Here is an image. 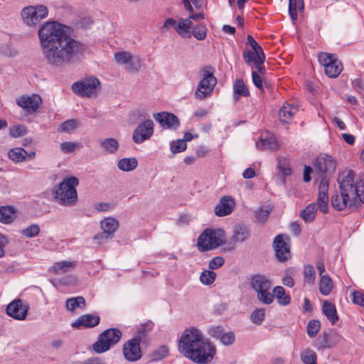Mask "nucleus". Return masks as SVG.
<instances>
[{
  "mask_svg": "<svg viewBox=\"0 0 364 364\" xmlns=\"http://www.w3.org/2000/svg\"><path fill=\"white\" fill-rule=\"evenodd\" d=\"M100 322V317L97 315L85 314L81 316L77 320L72 323L71 326L75 328H93L97 326Z\"/></svg>",
  "mask_w": 364,
  "mask_h": 364,
  "instance_id": "4be33fe9",
  "label": "nucleus"
},
{
  "mask_svg": "<svg viewBox=\"0 0 364 364\" xmlns=\"http://www.w3.org/2000/svg\"><path fill=\"white\" fill-rule=\"evenodd\" d=\"M219 340L223 345L230 346L234 343L235 341V336L234 333L232 331L227 333L225 332Z\"/></svg>",
  "mask_w": 364,
  "mask_h": 364,
  "instance_id": "680f3d73",
  "label": "nucleus"
},
{
  "mask_svg": "<svg viewBox=\"0 0 364 364\" xmlns=\"http://www.w3.org/2000/svg\"><path fill=\"white\" fill-rule=\"evenodd\" d=\"M101 147L109 154H115L119 147L118 141L114 138H107L100 141Z\"/></svg>",
  "mask_w": 364,
  "mask_h": 364,
  "instance_id": "f704fd0d",
  "label": "nucleus"
},
{
  "mask_svg": "<svg viewBox=\"0 0 364 364\" xmlns=\"http://www.w3.org/2000/svg\"><path fill=\"white\" fill-rule=\"evenodd\" d=\"M329 183H319L318 195L316 203V208L323 214L328 213V186Z\"/></svg>",
  "mask_w": 364,
  "mask_h": 364,
  "instance_id": "aec40b11",
  "label": "nucleus"
},
{
  "mask_svg": "<svg viewBox=\"0 0 364 364\" xmlns=\"http://www.w3.org/2000/svg\"><path fill=\"white\" fill-rule=\"evenodd\" d=\"M15 209L11 206L1 207L0 221L4 224L12 223L15 218Z\"/></svg>",
  "mask_w": 364,
  "mask_h": 364,
  "instance_id": "473e14b6",
  "label": "nucleus"
},
{
  "mask_svg": "<svg viewBox=\"0 0 364 364\" xmlns=\"http://www.w3.org/2000/svg\"><path fill=\"white\" fill-rule=\"evenodd\" d=\"M79 146V144L71 141L63 142L60 144V149L64 153H71Z\"/></svg>",
  "mask_w": 364,
  "mask_h": 364,
  "instance_id": "69168bd1",
  "label": "nucleus"
},
{
  "mask_svg": "<svg viewBox=\"0 0 364 364\" xmlns=\"http://www.w3.org/2000/svg\"><path fill=\"white\" fill-rule=\"evenodd\" d=\"M247 43L251 46L252 49L257 53V56L262 55L263 57V54H264L262 48L257 43V41L254 39V38L248 35L247 36Z\"/></svg>",
  "mask_w": 364,
  "mask_h": 364,
  "instance_id": "e2e57ef3",
  "label": "nucleus"
},
{
  "mask_svg": "<svg viewBox=\"0 0 364 364\" xmlns=\"http://www.w3.org/2000/svg\"><path fill=\"white\" fill-rule=\"evenodd\" d=\"M140 343L141 338L139 337H134L124 343L122 352L126 360L130 362H135L141 358L142 353Z\"/></svg>",
  "mask_w": 364,
  "mask_h": 364,
  "instance_id": "4468645a",
  "label": "nucleus"
},
{
  "mask_svg": "<svg viewBox=\"0 0 364 364\" xmlns=\"http://www.w3.org/2000/svg\"><path fill=\"white\" fill-rule=\"evenodd\" d=\"M225 242V233L222 229H205L198 237L197 246L200 252L214 250Z\"/></svg>",
  "mask_w": 364,
  "mask_h": 364,
  "instance_id": "20e7f679",
  "label": "nucleus"
},
{
  "mask_svg": "<svg viewBox=\"0 0 364 364\" xmlns=\"http://www.w3.org/2000/svg\"><path fill=\"white\" fill-rule=\"evenodd\" d=\"M256 146L260 150H277L279 149V144L274 136L272 135L265 139L261 138L256 144Z\"/></svg>",
  "mask_w": 364,
  "mask_h": 364,
  "instance_id": "c85d7f7f",
  "label": "nucleus"
},
{
  "mask_svg": "<svg viewBox=\"0 0 364 364\" xmlns=\"http://www.w3.org/2000/svg\"><path fill=\"white\" fill-rule=\"evenodd\" d=\"M243 58L245 62L247 65H250L251 63L255 64V61L257 60V54L253 50H244L243 51Z\"/></svg>",
  "mask_w": 364,
  "mask_h": 364,
  "instance_id": "052dcab7",
  "label": "nucleus"
},
{
  "mask_svg": "<svg viewBox=\"0 0 364 364\" xmlns=\"http://www.w3.org/2000/svg\"><path fill=\"white\" fill-rule=\"evenodd\" d=\"M40 232V227L38 225L33 224L29 225L28 228L22 230L21 234L28 238L37 236Z\"/></svg>",
  "mask_w": 364,
  "mask_h": 364,
  "instance_id": "864d4df0",
  "label": "nucleus"
},
{
  "mask_svg": "<svg viewBox=\"0 0 364 364\" xmlns=\"http://www.w3.org/2000/svg\"><path fill=\"white\" fill-rule=\"evenodd\" d=\"M8 157L14 162H22L26 159L27 151L20 147H15L8 151Z\"/></svg>",
  "mask_w": 364,
  "mask_h": 364,
  "instance_id": "4c0bfd02",
  "label": "nucleus"
},
{
  "mask_svg": "<svg viewBox=\"0 0 364 364\" xmlns=\"http://www.w3.org/2000/svg\"><path fill=\"white\" fill-rule=\"evenodd\" d=\"M192 24V21H191L190 19H188V18H181L178 22H176L175 30L181 37L189 38L191 36Z\"/></svg>",
  "mask_w": 364,
  "mask_h": 364,
  "instance_id": "bb28decb",
  "label": "nucleus"
},
{
  "mask_svg": "<svg viewBox=\"0 0 364 364\" xmlns=\"http://www.w3.org/2000/svg\"><path fill=\"white\" fill-rule=\"evenodd\" d=\"M331 205L332 207L339 211L348 210V203L346 202L343 192H342L341 187H338V191H336L331 196Z\"/></svg>",
  "mask_w": 364,
  "mask_h": 364,
  "instance_id": "b1692460",
  "label": "nucleus"
},
{
  "mask_svg": "<svg viewBox=\"0 0 364 364\" xmlns=\"http://www.w3.org/2000/svg\"><path fill=\"white\" fill-rule=\"evenodd\" d=\"M114 60L119 65H127V70L131 72H138L141 66L140 58L127 51L117 52Z\"/></svg>",
  "mask_w": 364,
  "mask_h": 364,
  "instance_id": "dca6fc26",
  "label": "nucleus"
},
{
  "mask_svg": "<svg viewBox=\"0 0 364 364\" xmlns=\"http://www.w3.org/2000/svg\"><path fill=\"white\" fill-rule=\"evenodd\" d=\"M201 80L195 92V96L198 100H203L210 96L217 84V79L213 75V69L210 66H205L200 71Z\"/></svg>",
  "mask_w": 364,
  "mask_h": 364,
  "instance_id": "1a4fd4ad",
  "label": "nucleus"
},
{
  "mask_svg": "<svg viewBox=\"0 0 364 364\" xmlns=\"http://www.w3.org/2000/svg\"><path fill=\"white\" fill-rule=\"evenodd\" d=\"M208 334L215 339H220L225 333V329L222 326H212L208 331Z\"/></svg>",
  "mask_w": 364,
  "mask_h": 364,
  "instance_id": "4d7b16f0",
  "label": "nucleus"
},
{
  "mask_svg": "<svg viewBox=\"0 0 364 364\" xmlns=\"http://www.w3.org/2000/svg\"><path fill=\"white\" fill-rule=\"evenodd\" d=\"M289 240V236L282 234L274 237L272 245L279 262H284L291 257Z\"/></svg>",
  "mask_w": 364,
  "mask_h": 364,
  "instance_id": "ddd939ff",
  "label": "nucleus"
},
{
  "mask_svg": "<svg viewBox=\"0 0 364 364\" xmlns=\"http://www.w3.org/2000/svg\"><path fill=\"white\" fill-rule=\"evenodd\" d=\"M339 186L348 203V210H358L360 204L364 203V183H339Z\"/></svg>",
  "mask_w": 364,
  "mask_h": 364,
  "instance_id": "423d86ee",
  "label": "nucleus"
},
{
  "mask_svg": "<svg viewBox=\"0 0 364 364\" xmlns=\"http://www.w3.org/2000/svg\"><path fill=\"white\" fill-rule=\"evenodd\" d=\"M272 280L264 274H256L251 277L250 287L257 293L258 300L264 304L274 301V296L270 292Z\"/></svg>",
  "mask_w": 364,
  "mask_h": 364,
  "instance_id": "39448f33",
  "label": "nucleus"
},
{
  "mask_svg": "<svg viewBox=\"0 0 364 364\" xmlns=\"http://www.w3.org/2000/svg\"><path fill=\"white\" fill-rule=\"evenodd\" d=\"M319 63L324 66L325 73L330 77L336 78L343 70V65L333 55L322 53L318 56Z\"/></svg>",
  "mask_w": 364,
  "mask_h": 364,
  "instance_id": "f8f14e48",
  "label": "nucleus"
},
{
  "mask_svg": "<svg viewBox=\"0 0 364 364\" xmlns=\"http://www.w3.org/2000/svg\"><path fill=\"white\" fill-rule=\"evenodd\" d=\"M322 311L332 324H335L338 321V316L337 314L336 306L332 303L328 301H324L323 303Z\"/></svg>",
  "mask_w": 364,
  "mask_h": 364,
  "instance_id": "cd10ccee",
  "label": "nucleus"
},
{
  "mask_svg": "<svg viewBox=\"0 0 364 364\" xmlns=\"http://www.w3.org/2000/svg\"><path fill=\"white\" fill-rule=\"evenodd\" d=\"M278 168L279 172L284 176H289L291 173L289 161L286 158H279L278 159Z\"/></svg>",
  "mask_w": 364,
  "mask_h": 364,
  "instance_id": "8fccbe9b",
  "label": "nucleus"
},
{
  "mask_svg": "<svg viewBox=\"0 0 364 364\" xmlns=\"http://www.w3.org/2000/svg\"><path fill=\"white\" fill-rule=\"evenodd\" d=\"M321 329V323L318 320H311L307 325V334L309 337H315Z\"/></svg>",
  "mask_w": 364,
  "mask_h": 364,
  "instance_id": "3c124183",
  "label": "nucleus"
},
{
  "mask_svg": "<svg viewBox=\"0 0 364 364\" xmlns=\"http://www.w3.org/2000/svg\"><path fill=\"white\" fill-rule=\"evenodd\" d=\"M271 209L260 208L255 212V217L259 222L264 223L268 218Z\"/></svg>",
  "mask_w": 364,
  "mask_h": 364,
  "instance_id": "338daca9",
  "label": "nucleus"
},
{
  "mask_svg": "<svg viewBox=\"0 0 364 364\" xmlns=\"http://www.w3.org/2000/svg\"><path fill=\"white\" fill-rule=\"evenodd\" d=\"M0 53L7 58H14L18 55V50L10 43H3L0 45Z\"/></svg>",
  "mask_w": 364,
  "mask_h": 364,
  "instance_id": "a19ab883",
  "label": "nucleus"
},
{
  "mask_svg": "<svg viewBox=\"0 0 364 364\" xmlns=\"http://www.w3.org/2000/svg\"><path fill=\"white\" fill-rule=\"evenodd\" d=\"M216 278V273L211 270H204L200 277V282L205 285L212 284Z\"/></svg>",
  "mask_w": 364,
  "mask_h": 364,
  "instance_id": "09e8293b",
  "label": "nucleus"
},
{
  "mask_svg": "<svg viewBox=\"0 0 364 364\" xmlns=\"http://www.w3.org/2000/svg\"><path fill=\"white\" fill-rule=\"evenodd\" d=\"M235 202L230 196H223L215 208V214L223 217L231 214L235 208Z\"/></svg>",
  "mask_w": 364,
  "mask_h": 364,
  "instance_id": "6ab92c4d",
  "label": "nucleus"
},
{
  "mask_svg": "<svg viewBox=\"0 0 364 364\" xmlns=\"http://www.w3.org/2000/svg\"><path fill=\"white\" fill-rule=\"evenodd\" d=\"M333 288V282L328 275H322L319 280V291L323 296L328 295Z\"/></svg>",
  "mask_w": 364,
  "mask_h": 364,
  "instance_id": "2f4dec72",
  "label": "nucleus"
},
{
  "mask_svg": "<svg viewBox=\"0 0 364 364\" xmlns=\"http://www.w3.org/2000/svg\"><path fill=\"white\" fill-rule=\"evenodd\" d=\"M352 86L359 94L364 95V82L361 78L353 80Z\"/></svg>",
  "mask_w": 364,
  "mask_h": 364,
  "instance_id": "774afa93",
  "label": "nucleus"
},
{
  "mask_svg": "<svg viewBox=\"0 0 364 364\" xmlns=\"http://www.w3.org/2000/svg\"><path fill=\"white\" fill-rule=\"evenodd\" d=\"M300 358L303 364H318L316 352L309 348L300 352Z\"/></svg>",
  "mask_w": 364,
  "mask_h": 364,
  "instance_id": "72a5a7b5",
  "label": "nucleus"
},
{
  "mask_svg": "<svg viewBox=\"0 0 364 364\" xmlns=\"http://www.w3.org/2000/svg\"><path fill=\"white\" fill-rule=\"evenodd\" d=\"M304 276L305 281L310 285L315 282V271L313 266L307 264L304 267Z\"/></svg>",
  "mask_w": 364,
  "mask_h": 364,
  "instance_id": "603ef678",
  "label": "nucleus"
},
{
  "mask_svg": "<svg viewBox=\"0 0 364 364\" xmlns=\"http://www.w3.org/2000/svg\"><path fill=\"white\" fill-rule=\"evenodd\" d=\"M100 85V80L94 77H88L74 82L72 90L81 97H92L97 93Z\"/></svg>",
  "mask_w": 364,
  "mask_h": 364,
  "instance_id": "9b49d317",
  "label": "nucleus"
},
{
  "mask_svg": "<svg viewBox=\"0 0 364 364\" xmlns=\"http://www.w3.org/2000/svg\"><path fill=\"white\" fill-rule=\"evenodd\" d=\"M68 27L56 21L41 25L38 36L43 58L51 67L62 68L79 62L83 57V43L67 33Z\"/></svg>",
  "mask_w": 364,
  "mask_h": 364,
  "instance_id": "f257e3e1",
  "label": "nucleus"
},
{
  "mask_svg": "<svg viewBox=\"0 0 364 364\" xmlns=\"http://www.w3.org/2000/svg\"><path fill=\"white\" fill-rule=\"evenodd\" d=\"M225 262V259L221 256H217L213 257L208 264V267L210 269H215L223 266Z\"/></svg>",
  "mask_w": 364,
  "mask_h": 364,
  "instance_id": "0e129e2a",
  "label": "nucleus"
},
{
  "mask_svg": "<svg viewBox=\"0 0 364 364\" xmlns=\"http://www.w3.org/2000/svg\"><path fill=\"white\" fill-rule=\"evenodd\" d=\"M297 9L299 11L304 9V3L302 1L289 0V13L293 21L297 18Z\"/></svg>",
  "mask_w": 364,
  "mask_h": 364,
  "instance_id": "79ce46f5",
  "label": "nucleus"
},
{
  "mask_svg": "<svg viewBox=\"0 0 364 364\" xmlns=\"http://www.w3.org/2000/svg\"><path fill=\"white\" fill-rule=\"evenodd\" d=\"M342 339L341 336L336 333H328L324 332L318 337V349L331 348L334 347Z\"/></svg>",
  "mask_w": 364,
  "mask_h": 364,
  "instance_id": "5701e85b",
  "label": "nucleus"
},
{
  "mask_svg": "<svg viewBox=\"0 0 364 364\" xmlns=\"http://www.w3.org/2000/svg\"><path fill=\"white\" fill-rule=\"evenodd\" d=\"M297 106H294L289 103H285L279 110L280 121L284 123H288L293 116L298 112Z\"/></svg>",
  "mask_w": 364,
  "mask_h": 364,
  "instance_id": "a878e982",
  "label": "nucleus"
},
{
  "mask_svg": "<svg viewBox=\"0 0 364 364\" xmlns=\"http://www.w3.org/2000/svg\"><path fill=\"white\" fill-rule=\"evenodd\" d=\"M154 119L164 127L176 129L180 122L178 118L171 113L161 112L154 115Z\"/></svg>",
  "mask_w": 364,
  "mask_h": 364,
  "instance_id": "412c9836",
  "label": "nucleus"
},
{
  "mask_svg": "<svg viewBox=\"0 0 364 364\" xmlns=\"http://www.w3.org/2000/svg\"><path fill=\"white\" fill-rule=\"evenodd\" d=\"M78 183H75L77 185ZM74 183H58L52 190L53 200L63 206H73L77 202V193Z\"/></svg>",
  "mask_w": 364,
  "mask_h": 364,
  "instance_id": "0eeeda50",
  "label": "nucleus"
},
{
  "mask_svg": "<svg viewBox=\"0 0 364 364\" xmlns=\"http://www.w3.org/2000/svg\"><path fill=\"white\" fill-rule=\"evenodd\" d=\"M154 124L151 119H146L139 124L132 135L134 143L141 144L149 139L154 134Z\"/></svg>",
  "mask_w": 364,
  "mask_h": 364,
  "instance_id": "2eb2a0df",
  "label": "nucleus"
},
{
  "mask_svg": "<svg viewBox=\"0 0 364 364\" xmlns=\"http://www.w3.org/2000/svg\"><path fill=\"white\" fill-rule=\"evenodd\" d=\"M272 294L274 296V299H277L278 304L281 306H287L291 302V296L286 294L282 286L275 287Z\"/></svg>",
  "mask_w": 364,
  "mask_h": 364,
  "instance_id": "c756f323",
  "label": "nucleus"
},
{
  "mask_svg": "<svg viewBox=\"0 0 364 364\" xmlns=\"http://www.w3.org/2000/svg\"><path fill=\"white\" fill-rule=\"evenodd\" d=\"M85 306V299L82 296L70 298L66 301V308L70 311H73L77 308L84 309Z\"/></svg>",
  "mask_w": 364,
  "mask_h": 364,
  "instance_id": "ea45409f",
  "label": "nucleus"
},
{
  "mask_svg": "<svg viewBox=\"0 0 364 364\" xmlns=\"http://www.w3.org/2000/svg\"><path fill=\"white\" fill-rule=\"evenodd\" d=\"M48 16V9L43 4L28 6L22 9L20 16L22 23L30 27L35 28Z\"/></svg>",
  "mask_w": 364,
  "mask_h": 364,
  "instance_id": "6e6552de",
  "label": "nucleus"
},
{
  "mask_svg": "<svg viewBox=\"0 0 364 364\" xmlns=\"http://www.w3.org/2000/svg\"><path fill=\"white\" fill-rule=\"evenodd\" d=\"M250 236V232L247 228L243 225H239L235 227L232 235V240L235 242H242Z\"/></svg>",
  "mask_w": 364,
  "mask_h": 364,
  "instance_id": "7c9ffc66",
  "label": "nucleus"
},
{
  "mask_svg": "<svg viewBox=\"0 0 364 364\" xmlns=\"http://www.w3.org/2000/svg\"><path fill=\"white\" fill-rule=\"evenodd\" d=\"M79 122L75 119H69L61 124L60 130L65 132H70L77 128Z\"/></svg>",
  "mask_w": 364,
  "mask_h": 364,
  "instance_id": "bf43d9fd",
  "label": "nucleus"
},
{
  "mask_svg": "<svg viewBox=\"0 0 364 364\" xmlns=\"http://www.w3.org/2000/svg\"><path fill=\"white\" fill-rule=\"evenodd\" d=\"M355 172L351 169L345 168L339 172L338 182H354Z\"/></svg>",
  "mask_w": 364,
  "mask_h": 364,
  "instance_id": "49530a36",
  "label": "nucleus"
},
{
  "mask_svg": "<svg viewBox=\"0 0 364 364\" xmlns=\"http://www.w3.org/2000/svg\"><path fill=\"white\" fill-rule=\"evenodd\" d=\"M233 90L235 94L238 96H247L249 95L248 89L243 80L241 79L235 80L233 85Z\"/></svg>",
  "mask_w": 364,
  "mask_h": 364,
  "instance_id": "c03bdc74",
  "label": "nucleus"
},
{
  "mask_svg": "<svg viewBox=\"0 0 364 364\" xmlns=\"http://www.w3.org/2000/svg\"><path fill=\"white\" fill-rule=\"evenodd\" d=\"M182 3L185 9L192 13L193 11V8L191 5V3L195 6V8L200 9L203 6V0H182Z\"/></svg>",
  "mask_w": 364,
  "mask_h": 364,
  "instance_id": "5fc2aeb1",
  "label": "nucleus"
},
{
  "mask_svg": "<svg viewBox=\"0 0 364 364\" xmlns=\"http://www.w3.org/2000/svg\"><path fill=\"white\" fill-rule=\"evenodd\" d=\"M29 306L21 299H18L11 301L6 307V314L11 318L22 321L26 319Z\"/></svg>",
  "mask_w": 364,
  "mask_h": 364,
  "instance_id": "f3484780",
  "label": "nucleus"
},
{
  "mask_svg": "<svg viewBox=\"0 0 364 364\" xmlns=\"http://www.w3.org/2000/svg\"><path fill=\"white\" fill-rule=\"evenodd\" d=\"M192 34L198 40L202 41L206 38L207 28L204 24H198L192 28Z\"/></svg>",
  "mask_w": 364,
  "mask_h": 364,
  "instance_id": "37998d69",
  "label": "nucleus"
},
{
  "mask_svg": "<svg viewBox=\"0 0 364 364\" xmlns=\"http://www.w3.org/2000/svg\"><path fill=\"white\" fill-rule=\"evenodd\" d=\"M316 203H311L301 212L300 217L306 223H312L316 219Z\"/></svg>",
  "mask_w": 364,
  "mask_h": 364,
  "instance_id": "c9c22d12",
  "label": "nucleus"
},
{
  "mask_svg": "<svg viewBox=\"0 0 364 364\" xmlns=\"http://www.w3.org/2000/svg\"><path fill=\"white\" fill-rule=\"evenodd\" d=\"M314 168L305 166L304 169V181L328 182V176L336 170V161L330 155L321 154L314 162Z\"/></svg>",
  "mask_w": 364,
  "mask_h": 364,
  "instance_id": "7ed1b4c3",
  "label": "nucleus"
},
{
  "mask_svg": "<svg viewBox=\"0 0 364 364\" xmlns=\"http://www.w3.org/2000/svg\"><path fill=\"white\" fill-rule=\"evenodd\" d=\"M178 348L186 358L197 364H208L216 355V348L196 327H189L182 333Z\"/></svg>",
  "mask_w": 364,
  "mask_h": 364,
  "instance_id": "f03ea898",
  "label": "nucleus"
},
{
  "mask_svg": "<svg viewBox=\"0 0 364 364\" xmlns=\"http://www.w3.org/2000/svg\"><path fill=\"white\" fill-rule=\"evenodd\" d=\"M264 318L265 311L262 308L256 309L252 312L250 315L251 321L256 325L261 324L262 322L264 320Z\"/></svg>",
  "mask_w": 364,
  "mask_h": 364,
  "instance_id": "a18cd8bd",
  "label": "nucleus"
},
{
  "mask_svg": "<svg viewBox=\"0 0 364 364\" xmlns=\"http://www.w3.org/2000/svg\"><path fill=\"white\" fill-rule=\"evenodd\" d=\"M187 147L186 143L184 142V140L178 139L175 141H173V144L171 145V151L173 154L180 153L186 150Z\"/></svg>",
  "mask_w": 364,
  "mask_h": 364,
  "instance_id": "13d9d810",
  "label": "nucleus"
},
{
  "mask_svg": "<svg viewBox=\"0 0 364 364\" xmlns=\"http://www.w3.org/2000/svg\"><path fill=\"white\" fill-rule=\"evenodd\" d=\"M9 132L12 137L17 138L26 135L27 129L23 125H15L10 128Z\"/></svg>",
  "mask_w": 364,
  "mask_h": 364,
  "instance_id": "6e6d98bb",
  "label": "nucleus"
},
{
  "mask_svg": "<svg viewBox=\"0 0 364 364\" xmlns=\"http://www.w3.org/2000/svg\"><path fill=\"white\" fill-rule=\"evenodd\" d=\"M138 161L136 158H123L118 161L119 169L123 171H131L137 167Z\"/></svg>",
  "mask_w": 364,
  "mask_h": 364,
  "instance_id": "e433bc0d",
  "label": "nucleus"
},
{
  "mask_svg": "<svg viewBox=\"0 0 364 364\" xmlns=\"http://www.w3.org/2000/svg\"><path fill=\"white\" fill-rule=\"evenodd\" d=\"M41 102V97L38 95L35 94L31 96L22 95L16 100L17 105L22 107L28 114L36 112Z\"/></svg>",
  "mask_w": 364,
  "mask_h": 364,
  "instance_id": "a211bd4d",
  "label": "nucleus"
},
{
  "mask_svg": "<svg viewBox=\"0 0 364 364\" xmlns=\"http://www.w3.org/2000/svg\"><path fill=\"white\" fill-rule=\"evenodd\" d=\"M118 227V221L112 218H107L101 222L102 230L112 236H113V234L117 230Z\"/></svg>",
  "mask_w": 364,
  "mask_h": 364,
  "instance_id": "58836bf2",
  "label": "nucleus"
},
{
  "mask_svg": "<svg viewBox=\"0 0 364 364\" xmlns=\"http://www.w3.org/2000/svg\"><path fill=\"white\" fill-rule=\"evenodd\" d=\"M122 336V331L118 328L107 329L99 335L97 341L92 345V348L97 353H105L118 343Z\"/></svg>",
  "mask_w": 364,
  "mask_h": 364,
  "instance_id": "9d476101",
  "label": "nucleus"
},
{
  "mask_svg": "<svg viewBox=\"0 0 364 364\" xmlns=\"http://www.w3.org/2000/svg\"><path fill=\"white\" fill-rule=\"evenodd\" d=\"M168 348L166 346H162L158 349L154 350L151 355V360L152 361H159L168 355Z\"/></svg>",
  "mask_w": 364,
  "mask_h": 364,
  "instance_id": "de8ad7c7",
  "label": "nucleus"
},
{
  "mask_svg": "<svg viewBox=\"0 0 364 364\" xmlns=\"http://www.w3.org/2000/svg\"><path fill=\"white\" fill-rule=\"evenodd\" d=\"M75 267V261H61L54 263L50 271L55 274H62L72 271Z\"/></svg>",
  "mask_w": 364,
  "mask_h": 364,
  "instance_id": "393cba45",
  "label": "nucleus"
}]
</instances>
